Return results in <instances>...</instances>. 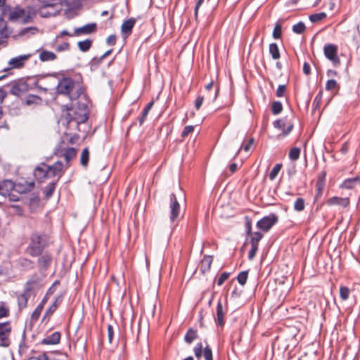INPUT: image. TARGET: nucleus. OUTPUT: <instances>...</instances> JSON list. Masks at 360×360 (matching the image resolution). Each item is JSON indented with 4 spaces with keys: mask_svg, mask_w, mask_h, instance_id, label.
Masks as SVG:
<instances>
[{
    "mask_svg": "<svg viewBox=\"0 0 360 360\" xmlns=\"http://www.w3.org/2000/svg\"><path fill=\"white\" fill-rule=\"evenodd\" d=\"M88 120L86 107L65 106L62 110L60 122L70 131H80L79 125Z\"/></svg>",
    "mask_w": 360,
    "mask_h": 360,
    "instance_id": "obj_1",
    "label": "nucleus"
},
{
    "mask_svg": "<svg viewBox=\"0 0 360 360\" xmlns=\"http://www.w3.org/2000/svg\"><path fill=\"white\" fill-rule=\"evenodd\" d=\"M49 236L44 232L33 231L29 238L25 252L31 257L40 256L49 245Z\"/></svg>",
    "mask_w": 360,
    "mask_h": 360,
    "instance_id": "obj_2",
    "label": "nucleus"
},
{
    "mask_svg": "<svg viewBox=\"0 0 360 360\" xmlns=\"http://www.w3.org/2000/svg\"><path fill=\"white\" fill-rule=\"evenodd\" d=\"M57 92L59 94L67 95L70 99L76 100L82 93V90L79 84H77L70 77L61 79L56 87Z\"/></svg>",
    "mask_w": 360,
    "mask_h": 360,
    "instance_id": "obj_3",
    "label": "nucleus"
},
{
    "mask_svg": "<svg viewBox=\"0 0 360 360\" xmlns=\"http://www.w3.org/2000/svg\"><path fill=\"white\" fill-rule=\"evenodd\" d=\"M15 184L11 180H3L0 181V195L3 196L10 195L11 191L15 188ZM34 187V182L25 181V184H18L16 185L18 191L20 193H26L31 191Z\"/></svg>",
    "mask_w": 360,
    "mask_h": 360,
    "instance_id": "obj_4",
    "label": "nucleus"
},
{
    "mask_svg": "<svg viewBox=\"0 0 360 360\" xmlns=\"http://www.w3.org/2000/svg\"><path fill=\"white\" fill-rule=\"evenodd\" d=\"M39 3L38 11L41 16L49 17L56 13L55 7L58 0H37Z\"/></svg>",
    "mask_w": 360,
    "mask_h": 360,
    "instance_id": "obj_5",
    "label": "nucleus"
},
{
    "mask_svg": "<svg viewBox=\"0 0 360 360\" xmlns=\"http://www.w3.org/2000/svg\"><path fill=\"white\" fill-rule=\"evenodd\" d=\"M12 326L10 321L0 322V347H8L11 343Z\"/></svg>",
    "mask_w": 360,
    "mask_h": 360,
    "instance_id": "obj_6",
    "label": "nucleus"
},
{
    "mask_svg": "<svg viewBox=\"0 0 360 360\" xmlns=\"http://www.w3.org/2000/svg\"><path fill=\"white\" fill-rule=\"evenodd\" d=\"M9 19L20 23H27L31 21L32 17L29 11L15 8L10 12Z\"/></svg>",
    "mask_w": 360,
    "mask_h": 360,
    "instance_id": "obj_7",
    "label": "nucleus"
},
{
    "mask_svg": "<svg viewBox=\"0 0 360 360\" xmlns=\"http://www.w3.org/2000/svg\"><path fill=\"white\" fill-rule=\"evenodd\" d=\"M278 221V217L276 214L271 213L259 220L257 222V227L264 232H268Z\"/></svg>",
    "mask_w": 360,
    "mask_h": 360,
    "instance_id": "obj_8",
    "label": "nucleus"
},
{
    "mask_svg": "<svg viewBox=\"0 0 360 360\" xmlns=\"http://www.w3.org/2000/svg\"><path fill=\"white\" fill-rule=\"evenodd\" d=\"M338 46L333 44H326L323 53L326 58L330 60L335 66L340 64V60L338 56Z\"/></svg>",
    "mask_w": 360,
    "mask_h": 360,
    "instance_id": "obj_9",
    "label": "nucleus"
},
{
    "mask_svg": "<svg viewBox=\"0 0 360 360\" xmlns=\"http://www.w3.org/2000/svg\"><path fill=\"white\" fill-rule=\"evenodd\" d=\"M32 56V54L27 53L11 58L8 62V68L4 69V71L22 68Z\"/></svg>",
    "mask_w": 360,
    "mask_h": 360,
    "instance_id": "obj_10",
    "label": "nucleus"
},
{
    "mask_svg": "<svg viewBox=\"0 0 360 360\" xmlns=\"http://www.w3.org/2000/svg\"><path fill=\"white\" fill-rule=\"evenodd\" d=\"M169 219L172 222H174L179 219L180 214V204L175 193L169 195Z\"/></svg>",
    "mask_w": 360,
    "mask_h": 360,
    "instance_id": "obj_11",
    "label": "nucleus"
},
{
    "mask_svg": "<svg viewBox=\"0 0 360 360\" xmlns=\"http://www.w3.org/2000/svg\"><path fill=\"white\" fill-rule=\"evenodd\" d=\"M29 91L28 84L23 79L15 81L11 86L10 93L16 96H20Z\"/></svg>",
    "mask_w": 360,
    "mask_h": 360,
    "instance_id": "obj_12",
    "label": "nucleus"
},
{
    "mask_svg": "<svg viewBox=\"0 0 360 360\" xmlns=\"http://www.w3.org/2000/svg\"><path fill=\"white\" fill-rule=\"evenodd\" d=\"M47 169L49 179L56 176L60 179L62 176L64 170L66 169L64 164L61 161H57L52 165H47Z\"/></svg>",
    "mask_w": 360,
    "mask_h": 360,
    "instance_id": "obj_13",
    "label": "nucleus"
},
{
    "mask_svg": "<svg viewBox=\"0 0 360 360\" xmlns=\"http://www.w3.org/2000/svg\"><path fill=\"white\" fill-rule=\"evenodd\" d=\"M274 126L283 131V135H288L293 129V123L288 122L287 117L274 121Z\"/></svg>",
    "mask_w": 360,
    "mask_h": 360,
    "instance_id": "obj_14",
    "label": "nucleus"
},
{
    "mask_svg": "<svg viewBox=\"0 0 360 360\" xmlns=\"http://www.w3.org/2000/svg\"><path fill=\"white\" fill-rule=\"evenodd\" d=\"M96 28L95 22L88 23L84 26L75 28L73 34L76 37L91 34L96 32Z\"/></svg>",
    "mask_w": 360,
    "mask_h": 360,
    "instance_id": "obj_15",
    "label": "nucleus"
},
{
    "mask_svg": "<svg viewBox=\"0 0 360 360\" xmlns=\"http://www.w3.org/2000/svg\"><path fill=\"white\" fill-rule=\"evenodd\" d=\"M328 206L338 205L343 208H347L350 205V199L349 197L342 198L338 196H333L328 198L326 201Z\"/></svg>",
    "mask_w": 360,
    "mask_h": 360,
    "instance_id": "obj_16",
    "label": "nucleus"
},
{
    "mask_svg": "<svg viewBox=\"0 0 360 360\" xmlns=\"http://www.w3.org/2000/svg\"><path fill=\"white\" fill-rule=\"evenodd\" d=\"M61 338V333L58 331L54 332L51 335H46L44 338H43L40 344L46 345H58Z\"/></svg>",
    "mask_w": 360,
    "mask_h": 360,
    "instance_id": "obj_17",
    "label": "nucleus"
},
{
    "mask_svg": "<svg viewBox=\"0 0 360 360\" xmlns=\"http://www.w3.org/2000/svg\"><path fill=\"white\" fill-rule=\"evenodd\" d=\"M34 175L36 179L40 182L44 181L45 179H49L47 165L41 163L37 166L34 169Z\"/></svg>",
    "mask_w": 360,
    "mask_h": 360,
    "instance_id": "obj_18",
    "label": "nucleus"
},
{
    "mask_svg": "<svg viewBox=\"0 0 360 360\" xmlns=\"http://www.w3.org/2000/svg\"><path fill=\"white\" fill-rule=\"evenodd\" d=\"M61 156L64 157L65 160V169H68L70 167V161L74 159L77 155V150L75 148H67L61 150Z\"/></svg>",
    "mask_w": 360,
    "mask_h": 360,
    "instance_id": "obj_19",
    "label": "nucleus"
},
{
    "mask_svg": "<svg viewBox=\"0 0 360 360\" xmlns=\"http://www.w3.org/2000/svg\"><path fill=\"white\" fill-rule=\"evenodd\" d=\"M136 20L134 18H130L124 20L121 25V32L127 37L129 36L132 32V29L136 24Z\"/></svg>",
    "mask_w": 360,
    "mask_h": 360,
    "instance_id": "obj_20",
    "label": "nucleus"
},
{
    "mask_svg": "<svg viewBox=\"0 0 360 360\" xmlns=\"http://www.w3.org/2000/svg\"><path fill=\"white\" fill-rule=\"evenodd\" d=\"M216 314L217 317L215 319V321L217 323V325L220 326H224L225 323V311L223 308L222 303L219 301L217 305V309H216Z\"/></svg>",
    "mask_w": 360,
    "mask_h": 360,
    "instance_id": "obj_21",
    "label": "nucleus"
},
{
    "mask_svg": "<svg viewBox=\"0 0 360 360\" xmlns=\"http://www.w3.org/2000/svg\"><path fill=\"white\" fill-rule=\"evenodd\" d=\"M359 183H360V176L354 178H348L340 185V188L342 189H352Z\"/></svg>",
    "mask_w": 360,
    "mask_h": 360,
    "instance_id": "obj_22",
    "label": "nucleus"
},
{
    "mask_svg": "<svg viewBox=\"0 0 360 360\" xmlns=\"http://www.w3.org/2000/svg\"><path fill=\"white\" fill-rule=\"evenodd\" d=\"M56 58V55L52 51L44 49L39 51V58L41 62L53 61Z\"/></svg>",
    "mask_w": 360,
    "mask_h": 360,
    "instance_id": "obj_23",
    "label": "nucleus"
},
{
    "mask_svg": "<svg viewBox=\"0 0 360 360\" xmlns=\"http://www.w3.org/2000/svg\"><path fill=\"white\" fill-rule=\"evenodd\" d=\"M212 262H213V258L212 256H209V255L204 256L202 259L201 260V262L200 264V271L203 274L208 271L211 267Z\"/></svg>",
    "mask_w": 360,
    "mask_h": 360,
    "instance_id": "obj_24",
    "label": "nucleus"
},
{
    "mask_svg": "<svg viewBox=\"0 0 360 360\" xmlns=\"http://www.w3.org/2000/svg\"><path fill=\"white\" fill-rule=\"evenodd\" d=\"M51 262V256L49 254H44L39 258L38 264L39 268L46 269L50 266Z\"/></svg>",
    "mask_w": 360,
    "mask_h": 360,
    "instance_id": "obj_25",
    "label": "nucleus"
},
{
    "mask_svg": "<svg viewBox=\"0 0 360 360\" xmlns=\"http://www.w3.org/2000/svg\"><path fill=\"white\" fill-rule=\"evenodd\" d=\"M93 45V39H86L77 42L78 49L82 52L88 51Z\"/></svg>",
    "mask_w": 360,
    "mask_h": 360,
    "instance_id": "obj_26",
    "label": "nucleus"
},
{
    "mask_svg": "<svg viewBox=\"0 0 360 360\" xmlns=\"http://www.w3.org/2000/svg\"><path fill=\"white\" fill-rule=\"evenodd\" d=\"M154 105V102L152 101L149 102L143 110L141 117L139 118V125L141 126L147 119L148 115Z\"/></svg>",
    "mask_w": 360,
    "mask_h": 360,
    "instance_id": "obj_27",
    "label": "nucleus"
},
{
    "mask_svg": "<svg viewBox=\"0 0 360 360\" xmlns=\"http://www.w3.org/2000/svg\"><path fill=\"white\" fill-rule=\"evenodd\" d=\"M42 102L41 97L37 95L29 94L25 98V104L27 105H40Z\"/></svg>",
    "mask_w": 360,
    "mask_h": 360,
    "instance_id": "obj_28",
    "label": "nucleus"
},
{
    "mask_svg": "<svg viewBox=\"0 0 360 360\" xmlns=\"http://www.w3.org/2000/svg\"><path fill=\"white\" fill-rule=\"evenodd\" d=\"M29 298L30 294L25 292H23L18 296V304L20 309H23L27 307Z\"/></svg>",
    "mask_w": 360,
    "mask_h": 360,
    "instance_id": "obj_29",
    "label": "nucleus"
},
{
    "mask_svg": "<svg viewBox=\"0 0 360 360\" xmlns=\"http://www.w3.org/2000/svg\"><path fill=\"white\" fill-rule=\"evenodd\" d=\"M254 143L255 140L253 138L249 139L246 143H243L240 148L237 150L234 158L238 155L241 150H243L245 152H248L253 147Z\"/></svg>",
    "mask_w": 360,
    "mask_h": 360,
    "instance_id": "obj_30",
    "label": "nucleus"
},
{
    "mask_svg": "<svg viewBox=\"0 0 360 360\" xmlns=\"http://www.w3.org/2000/svg\"><path fill=\"white\" fill-rule=\"evenodd\" d=\"M269 53L274 60H278L281 57L280 51L278 45L276 43L269 44Z\"/></svg>",
    "mask_w": 360,
    "mask_h": 360,
    "instance_id": "obj_31",
    "label": "nucleus"
},
{
    "mask_svg": "<svg viewBox=\"0 0 360 360\" xmlns=\"http://www.w3.org/2000/svg\"><path fill=\"white\" fill-rule=\"evenodd\" d=\"M198 337L197 330L193 328H189L184 337L185 341L191 344L194 340H195Z\"/></svg>",
    "mask_w": 360,
    "mask_h": 360,
    "instance_id": "obj_32",
    "label": "nucleus"
},
{
    "mask_svg": "<svg viewBox=\"0 0 360 360\" xmlns=\"http://www.w3.org/2000/svg\"><path fill=\"white\" fill-rule=\"evenodd\" d=\"M89 160V150L88 148L83 149L80 155V163L83 167H86Z\"/></svg>",
    "mask_w": 360,
    "mask_h": 360,
    "instance_id": "obj_33",
    "label": "nucleus"
},
{
    "mask_svg": "<svg viewBox=\"0 0 360 360\" xmlns=\"http://www.w3.org/2000/svg\"><path fill=\"white\" fill-rule=\"evenodd\" d=\"M10 315V309L7 304L1 302H0V319L7 318Z\"/></svg>",
    "mask_w": 360,
    "mask_h": 360,
    "instance_id": "obj_34",
    "label": "nucleus"
},
{
    "mask_svg": "<svg viewBox=\"0 0 360 360\" xmlns=\"http://www.w3.org/2000/svg\"><path fill=\"white\" fill-rule=\"evenodd\" d=\"M56 187V182L50 183L46 186L44 192L45 196L47 198H49L52 196V195L53 194V193L55 191Z\"/></svg>",
    "mask_w": 360,
    "mask_h": 360,
    "instance_id": "obj_35",
    "label": "nucleus"
},
{
    "mask_svg": "<svg viewBox=\"0 0 360 360\" xmlns=\"http://www.w3.org/2000/svg\"><path fill=\"white\" fill-rule=\"evenodd\" d=\"M326 16L327 15H326V13L321 12L319 13L311 14L309 16V20L311 22L316 23V22H318L321 21L322 20L325 19L326 18Z\"/></svg>",
    "mask_w": 360,
    "mask_h": 360,
    "instance_id": "obj_36",
    "label": "nucleus"
},
{
    "mask_svg": "<svg viewBox=\"0 0 360 360\" xmlns=\"http://www.w3.org/2000/svg\"><path fill=\"white\" fill-rule=\"evenodd\" d=\"M272 36L275 39H279L282 37V26L281 22H277L273 30Z\"/></svg>",
    "mask_w": 360,
    "mask_h": 360,
    "instance_id": "obj_37",
    "label": "nucleus"
},
{
    "mask_svg": "<svg viewBox=\"0 0 360 360\" xmlns=\"http://www.w3.org/2000/svg\"><path fill=\"white\" fill-rule=\"evenodd\" d=\"M350 294V290L345 285H341L340 287V297L342 301H346Z\"/></svg>",
    "mask_w": 360,
    "mask_h": 360,
    "instance_id": "obj_38",
    "label": "nucleus"
},
{
    "mask_svg": "<svg viewBox=\"0 0 360 360\" xmlns=\"http://www.w3.org/2000/svg\"><path fill=\"white\" fill-rule=\"evenodd\" d=\"M282 168V165L281 164H276L274 167L273 169H271V171L269 173V179L271 181H273L276 179V177L277 176L278 174L279 173V172L281 171Z\"/></svg>",
    "mask_w": 360,
    "mask_h": 360,
    "instance_id": "obj_39",
    "label": "nucleus"
},
{
    "mask_svg": "<svg viewBox=\"0 0 360 360\" xmlns=\"http://www.w3.org/2000/svg\"><path fill=\"white\" fill-rule=\"evenodd\" d=\"M305 202L302 198H297L294 204V209L297 212H302L304 210Z\"/></svg>",
    "mask_w": 360,
    "mask_h": 360,
    "instance_id": "obj_40",
    "label": "nucleus"
},
{
    "mask_svg": "<svg viewBox=\"0 0 360 360\" xmlns=\"http://www.w3.org/2000/svg\"><path fill=\"white\" fill-rule=\"evenodd\" d=\"M300 155V149L299 148L295 147L290 149L289 152V158L295 161L299 159Z\"/></svg>",
    "mask_w": 360,
    "mask_h": 360,
    "instance_id": "obj_41",
    "label": "nucleus"
},
{
    "mask_svg": "<svg viewBox=\"0 0 360 360\" xmlns=\"http://www.w3.org/2000/svg\"><path fill=\"white\" fill-rule=\"evenodd\" d=\"M339 89V85L336 80L335 79H329L327 81L326 84V91H334L335 89Z\"/></svg>",
    "mask_w": 360,
    "mask_h": 360,
    "instance_id": "obj_42",
    "label": "nucleus"
},
{
    "mask_svg": "<svg viewBox=\"0 0 360 360\" xmlns=\"http://www.w3.org/2000/svg\"><path fill=\"white\" fill-rule=\"evenodd\" d=\"M262 238L263 235L260 232H255L251 238V245L259 246V242Z\"/></svg>",
    "mask_w": 360,
    "mask_h": 360,
    "instance_id": "obj_43",
    "label": "nucleus"
},
{
    "mask_svg": "<svg viewBox=\"0 0 360 360\" xmlns=\"http://www.w3.org/2000/svg\"><path fill=\"white\" fill-rule=\"evenodd\" d=\"M37 282L36 280L29 279L25 283L24 292L30 294V292L34 289V288L37 285Z\"/></svg>",
    "mask_w": 360,
    "mask_h": 360,
    "instance_id": "obj_44",
    "label": "nucleus"
},
{
    "mask_svg": "<svg viewBox=\"0 0 360 360\" xmlns=\"http://www.w3.org/2000/svg\"><path fill=\"white\" fill-rule=\"evenodd\" d=\"M283 105L280 101H274L271 105V111L274 115H278L281 112Z\"/></svg>",
    "mask_w": 360,
    "mask_h": 360,
    "instance_id": "obj_45",
    "label": "nucleus"
},
{
    "mask_svg": "<svg viewBox=\"0 0 360 360\" xmlns=\"http://www.w3.org/2000/svg\"><path fill=\"white\" fill-rule=\"evenodd\" d=\"M324 184H322L321 181H317L316 184V195H315V200H318L323 193Z\"/></svg>",
    "mask_w": 360,
    "mask_h": 360,
    "instance_id": "obj_46",
    "label": "nucleus"
},
{
    "mask_svg": "<svg viewBox=\"0 0 360 360\" xmlns=\"http://www.w3.org/2000/svg\"><path fill=\"white\" fill-rule=\"evenodd\" d=\"M306 29L305 25L300 22L292 26V31L296 34H302Z\"/></svg>",
    "mask_w": 360,
    "mask_h": 360,
    "instance_id": "obj_47",
    "label": "nucleus"
},
{
    "mask_svg": "<svg viewBox=\"0 0 360 360\" xmlns=\"http://www.w3.org/2000/svg\"><path fill=\"white\" fill-rule=\"evenodd\" d=\"M43 309L44 308L41 307V305H38L35 308V309L34 310V311L32 312V314L31 315V319L33 321H37L39 319Z\"/></svg>",
    "mask_w": 360,
    "mask_h": 360,
    "instance_id": "obj_48",
    "label": "nucleus"
},
{
    "mask_svg": "<svg viewBox=\"0 0 360 360\" xmlns=\"http://www.w3.org/2000/svg\"><path fill=\"white\" fill-rule=\"evenodd\" d=\"M58 308V303L57 300H56L51 306H50L47 310L46 311L45 315L44 316V319H45L46 317L51 316L56 310Z\"/></svg>",
    "mask_w": 360,
    "mask_h": 360,
    "instance_id": "obj_49",
    "label": "nucleus"
},
{
    "mask_svg": "<svg viewBox=\"0 0 360 360\" xmlns=\"http://www.w3.org/2000/svg\"><path fill=\"white\" fill-rule=\"evenodd\" d=\"M248 276V272L246 271L240 272L237 277L238 283L243 285L246 283L247 279Z\"/></svg>",
    "mask_w": 360,
    "mask_h": 360,
    "instance_id": "obj_50",
    "label": "nucleus"
},
{
    "mask_svg": "<svg viewBox=\"0 0 360 360\" xmlns=\"http://www.w3.org/2000/svg\"><path fill=\"white\" fill-rule=\"evenodd\" d=\"M193 352L196 358L200 359L202 354V344L201 342L198 343L194 347Z\"/></svg>",
    "mask_w": 360,
    "mask_h": 360,
    "instance_id": "obj_51",
    "label": "nucleus"
},
{
    "mask_svg": "<svg viewBox=\"0 0 360 360\" xmlns=\"http://www.w3.org/2000/svg\"><path fill=\"white\" fill-rule=\"evenodd\" d=\"M203 356L205 360H213L212 352L209 346L204 348Z\"/></svg>",
    "mask_w": 360,
    "mask_h": 360,
    "instance_id": "obj_52",
    "label": "nucleus"
},
{
    "mask_svg": "<svg viewBox=\"0 0 360 360\" xmlns=\"http://www.w3.org/2000/svg\"><path fill=\"white\" fill-rule=\"evenodd\" d=\"M194 131V127L192 125H188L186 126L184 129V130L181 132V137L186 138L190 134L193 133Z\"/></svg>",
    "mask_w": 360,
    "mask_h": 360,
    "instance_id": "obj_53",
    "label": "nucleus"
},
{
    "mask_svg": "<svg viewBox=\"0 0 360 360\" xmlns=\"http://www.w3.org/2000/svg\"><path fill=\"white\" fill-rule=\"evenodd\" d=\"M245 228H246V233L248 235H252V219L250 217L246 216L245 217Z\"/></svg>",
    "mask_w": 360,
    "mask_h": 360,
    "instance_id": "obj_54",
    "label": "nucleus"
},
{
    "mask_svg": "<svg viewBox=\"0 0 360 360\" xmlns=\"http://www.w3.org/2000/svg\"><path fill=\"white\" fill-rule=\"evenodd\" d=\"M230 274L227 272L222 273L217 281L218 285H221L229 277Z\"/></svg>",
    "mask_w": 360,
    "mask_h": 360,
    "instance_id": "obj_55",
    "label": "nucleus"
},
{
    "mask_svg": "<svg viewBox=\"0 0 360 360\" xmlns=\"http://www.w3.org/2000/svg\"><path fill=\"white\" fill-rule=\"evenodd\" d=\"M70 45L68 42H63L62 44L57 46L56 50L58 52L66 51L70 49Z\"/></svg>",
    "mask_w": 360,
    "mask_h": 360,
    "instance_id": "obj_56",
    "label": "nucleus"
},
{
    "mask_svg": "<svg viewBox=\"0 0 360 360\" xmlns=\"http://www.w3.org/2000/svg\"><path fill=\"white\" fill-rule=\"evenodd\" d=\"M286 90L285 85H279L276 90V94L277 97H283Z\"/></svg>",
    "mask_w": 360,
    "mask_h": 360,
    "instance_id": "obj_57",
    "label": "nucleus"
},
{
    "mask_svg": "<svg viewBox=\"0 0 360 360\" xmlns=\"http://www.w3.org/2000/svg\"><path fill=\"white\" fill-rule=\"evenodd\" d=\"M257 250L258 246L251 245V249L248 253V258L250 260H252L255 257Z\"/></svg>",
    "mask_w": 360,
    "mask_h": 360,
    "instance_id": "obj_58",
    "label": "nucleus"
},
{
    "mask_svg": "<svg viewBox=\"0 0 360 360\" xmlns=\"http://www.w3.org/2000/svg\"><path fill=\"white\" fill-rule=\"evenodd\" d=\"M204 97L202 96H198L195 101V108L198 110L202 105Z\"/></svg>",
    "mask_w": 360,
    "mask_h": 360,
    "instance_id": "obj_59",
    "label": "nucleus"
},
{
    "mask_svg": "<svg viewBox=\"0 0 360 360\" xmlns=\"http://www.w3.org/2000/svg\"><path fill=\"white\" fill-rule=\"evenodd\" d=\"M114 336L113 327L111 325L108 326V338L109 343H112Z\"/></svg>",
    "mask_w": 360,
    "mask_h": 360,
    "instance_id": "obj_60",
    "label": "nucleus"
},
{
    "mask_svg": "<svg viewBox=\"0 0 360 360\" xmlns=\"http://www.w3.org/2000/svg\"><path fill=\"white\" fill-rule=\"evenodd\" d=\"M28 360H51L47 354L44 352L43 354L39 355L38 356H32L29 358Z\"/></svg>",
    "mask_w": 360,
    "mask_h": 360,
    "instance_id": "obj_61",
    "label": "nucleus"
},
{
    "mask_svg": "<svg viewBox=\"0 0 360 360\" xmlns=\"http://www.w3.org/2000/svg\"><path fill=\"white\" fill-rule=\"evenodd\" d=\"M117 37L115 34H111L106 39V43L108 45L114 46L116 43Z\"/></svg>",
    "mask_w": 360,
    "mask_h": 360,
    "instance_id": "obj_62",
    "label": "nucleus"
},
{
    "mask_svg": "<svg viewBox=\"0 0 360 360\" xmlns=\"http://www.w3.org/2000/svg\"><path fill=\"white\" fill-rule=\"evenodd\" d=\"M7 95V92L3 88H0V106H1Z\"/></svg>",
    "mask_w": 360,
    "mask_h": 360,
    "instance_id": "obj_63",
    "label": "nucleus"
},
{
    "mask_svg": "<svg viewBox=\"0 0 360 360\" xmlns=\"http://www.w3.org/2000/svg\"><path fill=\"white\" fill-rule=\"evenodd\" d=\"M303 72L307 75H309L311 72L310 65L307 62L303 65Z\"/></svg>",
    "mask_w": 360,
    "mask_h": 360,
    "instance_id": "obj_64",
    "label": "nucleus"
}]
</instances>
